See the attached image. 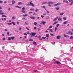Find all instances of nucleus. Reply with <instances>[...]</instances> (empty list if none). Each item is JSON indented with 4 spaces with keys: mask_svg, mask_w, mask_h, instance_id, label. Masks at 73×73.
Here are the masks:
<instances>
[{
    "mask_svg": "<svg viewBox=\"0 0 73 73\" xmlns=\"http://www.w3.org/2000/svg\"><path fill=\"white\" fill-rule=\"evenodd\" d=\"M30 3L28 4V6H32V7H34V5L31 2H29Z\"/></svg>",
    "mask_w": 73,
    "mask_h": 73,
    "instance_id": "f257e3e1",
    "label": "nucleus"
},
{
    "mask_svg": "<svg viewBox=\"0 0 73 73\" xmlns=\"http://www.w3.org/2000/svg\"><path fill=\"white\" fill-rule=\"evenodd\" d=\"M8 40H11H11H14L15 39V37L13 36L12 37H10L8 38Z\"/></svg>",
    "mask_w": 73,
    "mask_h": 73,
    "instance_id": "f03ea898",
    "label": "nucleus"
},
{
    "mask_svg": "<svg viewBox=\"0 0 73 73\" xmlns=\"http://www.w3.org/2000/svg\"><path fill=\"white\" fill-rule=\"evenodd\" d=\"M36 33H35L31 32V33L30 34V35L31 36H35L36 35Z\"/></svg>",
    "mask_w": 73,
    "mask_h": 73,
    "instance_id": "7ed1b4c3",
    "label": "nucleus"
},
{
    "mask_svg": "<svg viewBox=\"0 0 73 73\" xmlns=\"http://www.w3.org/2000/svg\"><path fill=\"white\" fill-rule=\"evenodd\" d=\"M67 35H68V34H70L71 35H73V33L72 32L68 31V33H67Z\"/></svg>",
    "mask_w": 73,
    "mask_h": 73,
    "instance_id": "20e7f679",
    "label": "nucleus"
},
{
    "mask_svg": "<svg viewBox=\"0 0 73 73\" xmlns=\"http://www.w3.org/2000/svg\"><path fill=\"white\" fill-rule=\"evenodd\" d=\"M54 63H56L58 65H60L61 64V63L60 62H57V61H54Z\"/></svg>",
    "mask_w": 73,
    "mask_h": 73,
    "instance_id": "39448f33",
    "label": "nucleus"
},
{
    "mask_svg": "<svg viewBox=\"0 0 73 73\" xmlns=\"http://www.w3.org/2000/svg\"><path fill=\"white\" fill-rule=\"evenodd\" d=\"M12 4H15L16 3V1H14V0H12Z\"/></svg>",
    "mask_w": 73,
    "mask_h": 73,
    "instance_id": "423d86ee",
    "label": "nucleus"
},
{
    "mask_svg": "<svg viewBox=\"0 0 73 73\" xmlns=\"http://www.w3.org/2000/svg\"><path fill=\"white\" fill-rule=\"evenodd\" d=\"M2 10H0V15H3V14H4V13H2Z\"/></svg>",
    "mask_w": 73,
    "mask_h": 73,
    "instance_id": "0eeeda50",
    "label": "nucleus"
},
{
    "mask_svg": "<svg viewBox=\"0 0 73 73\" xmlns=\"http://www.w3.org/2000/svg\"><path fill=\"white\" fill-rule=\"evenodd\" d=\"M58 19V17H57L56 18H55L53 20V21H56V20H57Z\"/></svg>",
    "mask_w": 73,
    "mask_h": 73,
    "instance_id": "6e6552de",
    "label": "nucleus"
},
{
    "mask_svg": "<svg viewBox=\"0 0 73 73\" xmlns=\"http://www.w3.org/2000/svg\"><path fill=\"white\" fill-rule=\"evenodd\" d=\"M54 3L52 2H48L47 3V4H54Z\"/></svg>",
    "mask_w": 73,
    "mask_h": 73,
    "instance_id": "1a4fd4ad",
    "label": "nucleus"
},
{
    "mask_svg": "<svg viewBox=\"0 0 73 73\" xmlns=\"http://www.w3.org/2000/svg\"><path fill=\"white\" fill-rule=\"evenodd\" d=\"M60 4H61V3H57L56 4L54 5V7H56V6H57V5H60Z\"/></svg>",
    "mask_w": 73,
    "mask_h": 73,
    "instance_id": "9d476101",
    "label": "nucleus"
},
{
    "mask_svg": "<svg viewBox=\"0 0 73 73\" xmlns=\"http://www.w3.org/2000/svg\"><path fill=\"white\" fill-rule=\"evenodd\" d=\"M46 36L47 38H48L49 37V34H47L46 35Z\"/></svg>",
    "mask_w": 73,
    "mask_h": 73,
    "instance_id": "9b49d317",
    "label": "nucleus"
},
{
    "mask_svg": "<svg viewBox=\"0 0 73 73\" xmlns=\"http://www.w3.org/2000/svg\"><path fill=\"white\" fill-rule=\"evenodd\" d=\"M30 19H32V20H34V19H35V17H31Z\"/></svg>",
    "mask_w": 73,
    "mask_h": 73,
    "instance_id": "f8f14e48",
    "label": "nucleus"
},
{
    "mask_svg": "<svg viewBox=\"0 0 73 73\" xmlns=\"http://www.w3.org/2000/svg\"><path fill=\"white\" fill-rule=\"evenodd\" d=\"M39 10H40V9H36L35 10V12H38Z\"/></svg>",
    "mask_w": 73,
    "mask_h": 73,
    "instance_id": "ddd939ff",
    "label": "nucleus"
},
{
    "mask_svg": "<svg viewBox=\"0 0 73 73\" xmlns=\"http://www.w3.org/2000/svg\"><path fill=\"white\" fill-rule=\"evenodd\" d=\"M47 30H48V31H50L51 32H53V30L52 29L50 30V29H47Z\"/></svg>",
    "mask_w": 73,
    "mask_h": 73,
    "instance_id": "4468645a",
    "label": "nucleus"
},
{
    "mask_svg": "<svg viewBox=\"0 0 73 73\" xmlns=\"http://www.w3.org/2000/svg\"><path fill=\"white\" fill-rule=\"evenodd\" d=\"M42 4H47L46 2H44L42 3Z\"/></svg>",
    "mask_w": 73,
    "mask_h": 73,
    "instance_id": "2eb2a0df",
    "label": "nucleus"
},
{
    "mask_svg": "<svg viewBox=\"0 0 73 73\" xmlns=\"http://www.w3.org/2000/svg\"><path fill=\"white\" fill-rule=\"evenodd\" d=\"M21 12H22V13H26V11L24 10H22L21 11Z\"/></svg>",
    "mask_w": 73,
    "mask_h": 73,
    "instance_id": "dca6fc26",
    "label": "nucleus"
},
{
    "mask_svg": "<svg viewBox=\"0 0 73 73\" xmlns=\"http://www.w3.org/2000/svg\"><path fill=\"white\" fill-rule=\"evenodd\" d=\"M2 17H7L5 15H3L2 16Z\"/></svg>",
    "mask_w": 73,
    "mask_h": 73,
    "instance_id": "f3484780",
    "label": "nucleus"
},
{
    "mask_svg": "<svg viewBox=\"0 0 73 73\" xmlns=\"http://www.w3.org/2000/svg\"><path fill=\"white\" fill-rule=\"evenodd\" d=\"M7 24L9 25H12V23H7Z\"/></svg>",
    "mask_w": 73,
    "mask_h": 73,
    "instance_id": "a211bd4d",
    "label": "nucleus"
},
{
    "mask_svg": "<svg viewBox=\"0 0 73 73\" xmlns=\"http://www.w3.org/2000/svg\"><path fill=\"white\" fill-rule=\"evenodd\" d=\"M25 42H29V40H28V39L25 40Z\"/></svg>",
    "mask_w": 73,
    "mask_h": 73,
    "instance_id": "6ab92c4d",
    "label": "nucleus"
},
{
    "mask_svg": "<svg viewBox=\"0 0 73 73\" xmlns=\"http://www.w3.org/2000/svg\"><path fill=\"white\" fill-rule=\"evenodd\" d=\"M70 39H73V36H71L70 37Z\"/></svg>",
    "mask_w": 73,
    "mask_h": 73,
    "instance_id": "aec40b11",
    "label": "nucleus"
},
{
    "mask_svg": "<svg viewBox=\"0 0 73 73\" xmlns=\"http://www.w3.org/2000/svg\"><path fill=\"white\" fill-rule=\"evenodd\" d=\"M60 37H61V36H57V39H60Z\"/></svg>",
    "mask_w": 73,
    "mask_h": 73,
    "instance_id": "412c9836",
    "label": "nucleus"
},
{
    "mask_svg": "<svg viewBox=\"0 0 73 73\" xmlns=\"http://www.w3.org/2000/svg\"><path fill=\"white\" fill-rule=\"evenodd\" d=\"M15 7H16V8H20V9H21V7H19V6H16Z\"/></svg>",
    "mask_w": 73,
    "mask_h": 73,
    "instance_id": "4be33fe9",
    "label": "nucleus"
},
{
    "mask_svg": "<svg viewBox=\"0 0 73 73\" xmlns=\"http://www.w3.org/2000/svg\"><path fill=\"white\" fill-rule=\"evenodd\" d=\"M33 44H34V45H36V44H37V43H36V42H33Z\"/></svg>",
    "mask_w": 73,
    "mask_h": 73,
    "instance_id": "5701e85b",
    "label": "nucleus"
},
{
    "mask_svg": "<svg viewBox=\"0 0 73 73\" xmlns=\"http://www.w3.org/2000/svg\"><path fill=\"white\" fill-rule=\"evenodd\" d=\"M22 4V2H19L18 3V5H21Z\"/></svg>",
    "mask_w": 73,
    "mask_h": 73,
    "instance_id": "b1692460",
    "label": "nucleus"
},
{
    "mask_svg": "<svg viewBox=\"0 0 73 73\" xmlns=\"http://www.w3.org/2000/svg\"><path fill=\"white\" fill-rule=\"evenodd\" d=\"M42 23L43 24V25H45V23H46V22H44V21H43L42 22Z\"/></svg>",
    "mask_w": 73,
    "mask_h": 73,
    "instance_id": "393cba45",
    "label": "nucleus"
},
{
    "mask_svg": "<svg viewBox=\"0 0 73 73\" xmlns=\"http://www.w3.org/2000/svg\"><path fill=\"white\" fill-rule=\"evenodd\" d=\"M64 24H67V21H65V22L63 23Z\"/></svg>",
    "mask_w": 73,
    "mask_h": 73,
    "instance_id": "a878e982",
    "label": "nucleus"
},
{
    "mask_svg": "<svg viewBox=\"0 0 73 73\" xmlns=\"http://www.w3.org/2000/svg\"><path fill=\"white\" fill-rule=\"evenodd\" d=\"M64 13H60V16H62V15H64Z\"/></svg>",
    "mask_w": 73,
    "mask_h": 73,
    "instance_id": "bb28decb",
    "label": "nucleus"
},
{
    "mask_svg": "<svg viewBox=\"0 0 73 73\" xmlns=\"http://www.w3.org/2000/svg\"><path fill=\"white\" fill-rule=\"evenodd\" d=\"M29 41H33V39L30 38L29 40Z\"/></svg>",
    "mask_w": 73,
    "mask_h": 73,
    "instance_id": "cd10ccee",
    "label": "nucleus"
},
{
    "mask_svg": "<svg viewBox=\"0 0 73 73\" xmlns=\"http://www.w3.org/2000/svg\"><path fill=\"white\" fill-rule=\"evenodd\" d=\"M23 16L24 17H25V16H28V15L26 14L25 15H23Z\"/></svg>",
    "mask_w": 73,
    "mask_h": 73,
    "instance_id": "c85d7f7f",
    "label": "nucleus"
},
{
    "mask_svg": "<svg viewBox=\"0 0 73 73\" xmlns=\"http://www.w3.org/2000/svg\"><path fill=\"white\" fill-rule=\"evenodd\" d=\"M57 22L56 21L53 24V25H54L55 24H57Z\"/></svg>",
    "mask_w": 73,
    "mask_h": 73,
    "instance_id": "c756f323",
    "label": "nucleus"
},
{
    "mask_svg": "<svg viewBox=\"0 0 73 73\" xmlns=\"http://www.w3.org/2000/svg\"><path fill=\"white\" fill-rule=\"evenodd\" d=\"M59 25H60V24H58L56 25V27H58V26H59Z\"/></svg>",
    "mask_w": 73,
    "mask_h": 73,
    "instance_id": "7c9ffc66",
    "label": "nucleus"
},
{
    "mask_svg": "<svg viewBox=\"0 0 73 73\" xmlns=\"http://www.w3.org/2000/svg\"><path fill=\"white\" fill-rule=\"evenodd\" d=\"M58 20H59V21H61V19L60 18H59L58 19Z\"/></svg>",
    "mask_w": 73,
    "mask_h": 73,
    "instance_id": "2f4dec72",
    "label": "nucleus"
},
{
    "mask_svg": "<svg viewBox=\"0 0 73 73\" xmlns=\"http://www.w3.org/2000/svg\"><path fill=\"white\" fill-rule=\"evenodd\" d=\"M43 8H44L45 10H46V8H45V6H43Z\"/></svg>",
    "mask_w": 73,
    "mask_h": 73,
    "instance_id": "473e14b6",
    "label": "nucleus"
},
{
    "mask_svg": "<svg viewBox=\"0 0 73 73\" xmlns=\"http://www.w3.org/2000/svg\"><path fill=\"white\" fill-rule=\"evenodd\" d=\"M12 23L13 25H15V22H12Z\"/></svg>",
    "mask_w": 73,
    "mask_h": 73,
    "instance_id": "72a5a7b5",
    "label": "nucleus"
},
{
    "mask_svg": "<svg viewBox=\"0 0 73 73\" xmlns=\"http://www.w3.org/2000/svg\"><path fill=\"white\" fill-rule=\"evenodd\" d=\"M57 30V27H55V32Z\"/></svg>",
    "mask_w": 73,
    "mask_h": 73,
    "instance_id": "f704fd0d",
    "label": "nucleus"
},
{
    "mask_svg": "<svg viewBox=\"0 0 73 73\" xmlns=\"http://www.w3.org/2000/svg\"><path fill=\"white\" fill-rule=\"evenodd\" d=\"M64 36L66 37H68V35H64Z\"/></svg>",
    "mask_w": 73,
    "mask_h": 73,
    "instance_id": "c9c22d12",
    "label": "nucleus"
},
{
    "mask_svg": "<svg viewBox=\"0 0 73 73\" xmlns=\"http://www.w3.org/2000/svg\"><path fill=\"white\" fill-rule=\"evenodd\" d=\"M44 17V16L41 15V17L42 18V19H43Z\"/></svg>",
    "mask_w": 73,
    "mask_h": 73,
    "instance_id": "e433bc0d",
    "label": "nucleus"
},
{
    "mask_svg": "<svg viewBox=\"0 0 73 73\" xmlns=\"http://www.w3.org/2000/svg\"><path fill=\"white\" fill-rule=\"evenodd\" d=\"M63 19L64 20H66V17H64Z\"/></svg>",
    "mask_w": 73,
    "mask_h": 73,
    "instance_id": "4c0bfd02",
    "label": "nucleus"
},
{
    "mask_svg": "<svg viewBox=\"0 0 73 73\" xmlns=\"http://www.w3.org/2000/svg\"><path fill=\"white\" fill-rule=\"evenodd\" d=\"M34 25H37V23L36 22H34Z\"/></svg>",
    "mask_w": 73,
    "mask_h": 73,
    "instance_id": "58836bf2",
    "label": "nucleus"
},
{
    "mask_svg": "<svg viewBox=\"0 0 73 73\" xmlns=\"http://www.w3.org/2000/svg\"><path fill=\"white\" fill-rule=\"evenodd\" d=\"M46 11L47 12V13H49V12L48 11H47V10H46Z\"/></svg>",
    "mask_w": 73,
    "mask_h": 73,
    "instance_id": "ea45409f",
    "label": "nucleus"
},
{
    "mask_svg": "<svg viewBox=\"0 0 73 73\" xmlns=\"http://www.w3.org/2000/svg\"><path fill=\"white\" fill-rule=\"evenodd\" d=\"M50 35H51V36H54V35L52 33H50Z\"/></svg>",
    "mask_w": 73,
    "mask_h": 73,
    "instance_id": "a19ab883",
    "label": "nucleus"
},
{
    "mask_svg": "<svg viewBox=\"0 0 73 73\" xmlns=\"http://www.w3.org/2000/svg\"><path fill=\"white\" fill-rule=\"evenodd\" d=\"M15 19V17L13 16L12 17V19H13V20H14V19Z\"/></svg>",
    "mask_w": 73,
    "mask_h": 73,
    "instance_id": "79ce46f5",
    "label": "nucleus"
},
{
    "mask_svg": "<svg viewBox=\"0 0 73 73\" xmlns=\"http://www.w3.org/2000/svg\"><path fill=\"white\" fill-rule=\"evenodd\" d=\"M25 9V7H23V8L22 9V10H24Z\"/></svg>",
    "mask_w": 73,
    "mask_h": 73,
    "instance_id": "37998d69",
    "label": "nucleus"
},
{
    "mask_svg": "<svg viewBox=\"0 0 73 73\" xmlns=\"http://www.w3.org/2000/svg\"><path fill=\"white\" fill-rule=\"evenodd\" d=\"M56 10H59V8L58 7L56 8Z\"/></svg>",
    "mask_w": 73,
    "mask_h": 73,
    "instance_id": "c03bdc74",
    "label": "nucleus"
},
{
    "mask_svg": "<svg viewBox=\"0 0 73 73\" xmlns=\"http://www.w3.org/2000/svg\"><path fill=\"white\" fill-rule=\"evenodd\" d=\"M25 5H26V6H27V7H28V4H27V3H26L25 4Z\"/></svg>",
    "mask_w": 73,
    "mask_h": 73,
    "instance_id": "a18cd8bd",
    "label": "nucleus"
},
{
    "mask_svg": "<svg viewBox=\"0 0 73 73\" xmlns=\"http://www.w3.org/2000/svg\"><path fill=\"white\" fill-rule=\"evenodd\" d=\"M49 28L50 29V28H52V26H50L49 27Z\"/></svg>",
    "mask_w": 73,
    "mask_h": 73,
    "instance_id": "49530a36",
    "label": "nucleus"
},
{
    "mask_svg": "<svg viewBox=\"0 0 73 73\" xmlns=\"http://www.w3.org/2000/svg\"><path fill=\"white\" fill-rule=\"evenodd\" d=\"M25 24L26 25H28V23H27V22H25Z\"/></svg>",
    "mask_w": 73,
    "mask_h": 73,
    "instance_id": "de8ad7c7",
    "label": "nucleus"
},
{
    "mask_svg": "<svg viewBox=\"0 0 73 73\" xmlns=\"http://www.w3.org/2000/svg\"><path fill=\"white\" fill-rule=\"evenodd\" d=\"M7 35H8V36H9V32H7Z\"/></svg>",
    "mask_w": 73,
    "mask_h": 73,
    "instance_id": "09e8293b",
    "label": "nucleus"
},
{
    "mask_svg": "<svg viewBox=\"0 0 73 73\" xmlns=\"http://www.w3.org/2000/svg\"><path fill=\"white\" fill-rule=\"evenodd\" d=\"M24 35H25V36H27V34L26 33H24Z\"/></svg>",
    "mask_w": 73,
    "mask_h": 73,
    "instance_id": "8fccbe9b",
    "label": "nucleus"
},
{
    "mask_svg": "<svg viewBox=\"0 0 73 73\" xmlns=\"http://www.w3.org/2000/svg\"><path fill=\"white\" fill-rule=\"evenodd\" d=\"M5 31H8V29H5Z\"/></svg>",
    "mask_w": 73,
    "mask_h": 73,
    "instance_id": "3c124183",
    "label": "nucleus"
},
{
    "mask_svg": "<svg viewBox=\"0 0 73 73\" xmlns=\"http://www.w3.org/2000/svg\"><path fill=\"white\" fill-rule=\"evenodd\" d=\"M66 1H65V0H63V3H65L66 2Z\"/></svg>",
    "mask_w": 73,
    "mask_h": 73,
    "instance_id": "603ef678",
    "label": "nucleus"
},
{
    "mask_svg": "<svg viewBox=\"0 0 73 73\" xmlns=\"http://www.w3.org/2000/svg\"><path fill=\"white\" fill-rule=\"evenodd\" d=\"M37 72V70H34V72Z\"/></svg>",
    "mask_w": 73,
    "mask_h": 73,
    "instance_id": "864d4df0",
    "label": "nucleus"
},
{
    "mask_svg": "<svg viewBox=\"0 0 73 73\" xmlns=\"http://www.w3.org/2000/svg\"><path fill=\"white\" fill-rule=\"evenodd\" d=\"M38 38H41V36L39 35L38 36Z\"/></svg>",
    "mask_w": 73,
    "mask_h": 73,
    "instance_id": "5fc2aeb1",
    "label": "nucleus"
},
{
    "mask_svg": "<svg viewBox=\"0 0 73 73\" xmlns=\"http://www.w3.org/2000/svg\"><path fill=\"white\" fill-rule=\"evenodd\" d=\"M8 11H10V10H11V8H9L8 9Z\"/></svg>",
    "mask_w": 73,
    "mask_h": 73,
    "instance_id": "6e6d98bb",
    "label": "nucleus"
},
{
    "mask_svg": "<svg viewBox=\"0 0 73 73\" xmlns=\"http://www.w3.org/2000/svg\"><path fill=\"white\" fill-rule=\"evenodd\" d=\"M43 16H46V14H43Z\"/></svg>",
    "mask_w": 73,
    "mask_h": 73,
    "instance_id": "4d7b16f0",
    "label": "nucleus"
},
{
    "mask_svg": "<svg viewBox=\"0 0 73 73\" xmlns=\"http://www.w3.org/2000/svg\"><path fill=\"white\" fill-rule=\"evenodd\" d=\"M7 3V2L5 1L3 3H4V4H5V3Z\"/></svg>",
    "mask_w": 73,
    "mask_h": 73,
    "instance_id": "13d9d810",
    "label": "nucleus"
},
{
    "mask_svg": "<svg viewBox=\"0 0 73 73\" xmlns=\"http://www.w3.org/2000/svg\"><path fill=\"white\" fill-rule=\"evenodd\" d=\"M32 13V12H29V14H31V13Z\"/></svg>",
    "mask_w": 73,
    "mask_h": 73,
    "instance_id": "bf43d9fd",
    "label": "nucleus"
},
{
    "mask_svg": "<svg viewBox=\"0 0 73 73\" xmlns=\"http://www.w3.org/2000/svg\"><path fill=\"white\" fill-rule=\"evenodd\" d=\"M17 24H19V21H17Z\"/></svg>",
    "mask_w": 73,
    "mask_h": 73,
    "instance_id": "052dcab7",
    "label": "nucleus"
},
{
    "mask_svg": "<svg viewBox=\"0 0 73 73\" xmlns=\"http://www.w3.org/2000/svg\"><path fill=\"white\" fill-rule=\"evenodd\" d=\"M42 38L43 39H44V40H45V37H42Z\"/></svg>",
    "mask_w": 73,
    "mask_h": 73,
    "instance_id": "680f3d73",
    "label": "nucleus"
},
{
    "mask_svg": "<svg viewBox=\"0 0 73 73\" xmlns=\"http://www.w3.org/2000/svg\"><path fill=\"white\" fill-rule=\"evenodd\" d=\"M31 11H34V9H30Z\"/></svg>",
    "mask_w": 73,
    "mask_h": 73,
    "instance_id": "e2e57ef3",
    "label": "nucleus"
},
{
    "mask_svg": "<svg viewBox=\"0 0 73 73\" xmlns=\"http://www.w3.org/2000/svg\"><path fill=\"white\" fill-rule=\"evenodd\" d=\"M0 3H3V1H0Z\"/></svg>",
    "mask_w": 73,
    "mask_h": 73,
    "instance_id": "0e129e2a",
    "label": "nucleus"
},
{
    "mask_svg": "<svg viewBox=\"0 0 73 73\" xmlns=\"http://www.w3.org/2000/svg\"><path fill=\"white\" fill-rule=\"evenodd\" d=\"M3 40H5V38H3Z\"/></svg>",
    "mask_w": 73,
    "mask_h": 73,
    "instance_id": "69168bd1",
    "label": "nucleus"
},
{
    "mask_svg": "<svg viewBox=\"0 0 73 73\" xmlns=\"http://www.w3.org/2000/svg\"><path fill=\"white\" fill-rule=\"evenodd\" d=\"M69 2H71V1H72V0H68Z\"/></svg>",
    "mask_w": 73,
    "mask_h": 73,
    "instance_id": "338daca9",
    "label": "nucleus"
},
{
    "mask_svg": "<svg viewBox=\"0 0 73 73\" xmlns=\"http://www.w3.org/2000/svg\"><path fill=\"white\" fill-rule=\"evenodd\" d=\"M27 38V36H25V38Z\"/></svg>",
    "mask_w": 73,
    "mask_h": 73,
    "instance_id": "774afa93",
    "label": "nucleus"
}]
</instances>
